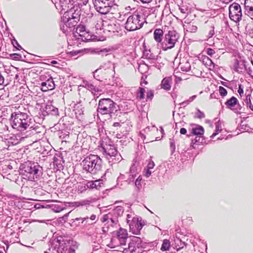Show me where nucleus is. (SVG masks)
<instances>
[{"mask_svg": "<svg viewBox=\"0 0 253 253\" xmlns=\"http://www.w3.org/2000/svg\"><path fill=\"white\" fill-rule=\"evenodd\" d=\"M229 17L230 19L236 22H239L241 20L242 14L240 5L237 3H233L229 6Z\"/></svg>", "mask_w": 253, "mask_h": 253, "instance_id": "11", "label": "nucleus"}, {"mask_svg": "<svg viewBox=\"0 0 253 253\" xmlns=\"http://www.w3.org/2000/svg\"><path fill=\"white\" fill-rule=\"evenodd\" d=\"M238 92L240 95H241V94H243V93H244L243 89L241 87V85H240L239 86V89H238Z\"/></svg>", "mask_w": 253, "mask_h": 253, "instance_id": "63", "label": "nucleus"}, {"mask_svg": "<svg viewBox=\"0 0 253 253\" xmlns=\"http://www.w3.org/2000/svg\"><path fill=\"white\" fill-rule=\"evenodd\" d=\"M245 65L243 63H240L238 60H236L234 64V70L239 73H242Z\"/></svg>", "mask_w": 253, "mask_h": 253, "instance_id": "30", "label": "nucleus"}, {"mask_svg": "<svg viewBox=\"0 0 253 253\" xmlns=\"http://www.w3.org/2000/svg\"><path fill=\"white\" fill-rule=\"evenodd\" d=\"M246 103L247 107H249L252 111H253V105L252 104L251 101V95L247 96Z\"/></svg>", "mask_w": 253, "mask_h": 253, "instance_id": "45", "label": "nucleus"}, {"mask_svg": "<svg viewBox=\"0 0 253 253\" xmlns=\"http://www.w3.org/2000/svg\"><path fill=\"white\" fill-rule=\"evenodd\" d=\"M63 20L66 21L69 26L71 24L72 26H75L78 21L79 20V14L75 12L72 6L70 7L69 10L64 13L63 16Z\"/></svg>", "mask_w": 253, "mask_h": 253, "instance_id": "12", "label": "nucleus"}, {"mask_svg": "<svg viewBox=\"0 0 253 253\" xmlns=\"http://www.w3.org/2000/svg\"><path fill=\"white\" fill-rule=\"evenodd\" d=\"M179 67L182 71L187 72L191 69V65L188 61L183 59L180 62Z\"/></svg>", "mask_w": 253, "mask_h": 253, "instance_id": "24", "label": "nucleus"}, {"mask_svg": "<svg viewBox=\"0 0 253 253\" xmlns=\"http://www.w3.org/2000/svg\"><path fill=\"white\" fill-rule=\"evenodd\" d=\"M86 32L85 27L84 25H80L76 28V32L77 34H78V37H80L79 38H80L82 36V35H84Z\"/></svg>", "mask_w": 253, "mask_h": 253, "instance_id": "33", "label": "nucleus"}, {"mask_svg": "<svg viewBox=\"0 0 253 253\" xmlns=\"http://www.w3.org/2000/svg\"><path fill=\"white\" fill-rule=\"evenodd\" d=\"M106 21H104L102 19H99L97 21L95 25V28L97 30H104V23Z\"/></svg>", "mask_w": 253, "mask_h": 253, "instance_id": "40", "label": "nucleus"}, {"mask_svg": "<svg viewBox=\"0 0 253 253\" xmlns=\"http://www.w3.org/2000/svg\"><path fill=\"white\" fill-rule=\"evenodd\" d=\"M77 39L78 40L81 39L82 42H87L91 40V37L88 32H86L84 35H82L80 38L78 37Z\"/></svg>", "mask_w": 253, "mask_h": 253, "instance_id": "36", "label": "nucleus"}, {"mask_svg": "<svg viewBox=\"0 0 253 253\" xmlns=\"http://www.w3.org/2000/svg\"><path fill=\"white\" fill-rule=\"evenodd\" d=\"M110 64L109 68L106 70V69H103L102 68L98 69L96 70L93 72V77L94 78L96 79L98 81H101L102 79H105L108 77V76H105L104 77H100L99 76V74H102V73H108L109 74L113 75L114 74V69L115 67L114 65H112L111 64Z\"/></svg>", "mask_w": 253, "mask_h": 253, "instance_id": "15", "label": "nucleus"}, {"mask_svg": "<svg viewBox=\"0 0 253 253\" xmlns=\"http://www.w3.org/2000/svg\"><path fill=\"white\" fill-rule=\"evenodd\" d=\"M194 117L198 119H202L205 118V116L203 112H201L199 109H197V112L195 113Z\"/></svg>", "mask_w": 253, "mask_h": 253, "instance_id": "44", "label": "nucleus"}, {"mask_svg": "<svg viewBox=\"0 0 253 253\" xmlns=\"http://www.w3.org/2000/svg\"><path fill=\"white\" fill-rule=\"evenodd\" d=\"M222 130V124L219 121L215 124V131L219 133Z\"/></svg>", "mask_w": 253, "mask_h": 253, "instance_id": "48", "label": "nucleus"}, {"mask_svg": "<svg viewBox=\"0 0 253 253\" xmlns=\"http://www.w3.org/2000/svg\"><path fill=\"white\" fill-rule=\"evenodd\" d=\"M128 237L126 229L120 227L118 230L113 233L111 240V248H115L121 245H125Z\"/></svg>", "mask_w": 253, "mask_h": 253, "instance_id": "8", "label": "nucleus"}, {"mask_svg": "<svg viewBox=\"0 0 253 253\" xmlns=\"http://www.w3.org/2000/svg\"><path fill=\"white\" fill-rule=\"evenodd\" d=\"M119 25H117L111 21H106L104 23V30L115 32L117 31Z\"/></svg>", "mask_w": 253, "mask_h": 253, "instance_id": "22", "label": "nucleus"}, {"mask_svg": "<svg viewBox=\"0 0 253 253\" xmlns=\"http://www.w3.org/2000/svg\"><path fill=\"white\" fill-rule=\"evenodd\" d=\"M164 35V32L163 30L161 29H156L154 32V38L155 41L157 42V45L158 47H161V43L163 42V36Z\"/></svg>", "mask_w": 253, "mask_h": 253, "instance_id": "20", "label": "nucleus"}, {"mask_svg": "<svg viewBox=\"0 0 253 253\" xmlns=\"http://www.w3.org/2000/svg\"><path fill=\"white\" fill-rule=\"evenodd\" d=\"M187 132V130L185 128H181L180 130V133L181 134H185Z\"/></svg>", "mask_w": 253, "mask_h": 253, "instance_id": "64", "label": "nucleus"}, {"mask_svg": "<svg viewBox=\"0 0 253 253\" xmlns=\"http://www.w3.org/2000/svg\"><path fill=\"white\" fill-rule=\"evenodd\" d=\"M175 248L177 251L183 249L185 246H186L187 244L185 242H182L181 240L178 238L176 240H175Z\"/></svg>", "mask_w": 253, "mask_h": 253, "instance_id": "28", "label": "nucleus"}, {"mask_svg": "<svg viewBox=\"0 0 253 253\" xmlns=\"http://www.w3.org/2000/svg\"><path fill=\"white\" fill-rule=\"evenodd\" d=\"M146 95L147 101L148 100H151L154 96V91L151 89L147 90Z\"/></svg>", "mask_w": 253, "mask_h": 253, "instance_id": "46", "label": "nucleus"}, {"mask_svg": "<svg viewBox=\"0 0 253 253\" xmlns=\"http://www.w3.org/2000/svg\"><path fill=\"white\" fill-rule=\"evenodd\" d=\"M205 59L206 60V64L209 66L210 69H211V67H214L213 63L211 59H210L209 57H207Z\"/></svg>", "mask_w": 253, "mask_h": 253, "instance_id": "51", "label": "nucleus"}, {"mask_svg": "<svg viewBox=\"0 0 253 253\" xmlns=\"http://www.w3.org/2000/svg\"><path fill=\"white\" fill-rule=\"evenodd\" d=\"M145 19L142 14L134 13L128 16L125 23V29L129 31H133L141 28Z\"/></svg>", "mask_w": 253, "mask_h": 253, "instance_id": "4", "label": "nucleus"}, {"mask_svg": "<svg viewBox=\"0 0 253 253\" xmlns=\"http://www.w3.org/2000/svg\"><path fill=\"white\" fill-rule=\"evenodd\" d=\"M152 173L150 169H147L146 173H145V176L146 177H149Z\"/></svg>", "mask_w": 253, "mask_h": 253, "instance_id": "59", "label": "nucleus"}, {"mask_svg": "<svg viewBox=\"0 0 253 253\" xmlns=\"http://www.w3.org/2000/svg\"><path fill=\"white\" fill-rule=\"evenodd\" d=\"M154 166H155L154 163L153 162H152V161H149L148 164V165H147V169H153L154 168Z\"/></svg>", "mask_w": 253, "mask_h": 253, "instance_id": "52", "label": "nucleus"}, {"mask_svg": "<svg viewBox=\"0 0 253 253\" xmlns=\"http://www.w3.org/2000/svg\"><path fill=\"white\" fill-rule=\"evenodd\" d=\"M117 105L110 98L99 100L97 109L98 113L101 115H111L117 111Z\"/></svg>", "mask_w": 253, "mask_h": 253, "instance_id": "5", "label": "nucleus"}, {"mask_svg": "<svg viewBox=\"0 0 253 253\" xmlns=\"http://www.w3.org/2000/svg\"><path fill=\"white\" fill-rule=\"evenodd\" d=\"M143 56L146 59L152 60H155L157 59L156 56L153 53H151L150 50L145 48H144L143 51Z\"/></svg>", "mask_w": 253, "mask_h": 253, "instance_id": "29", "label": "nucleus"}, {"mask_svg": "<svg viewBox=\"0 0 253 253\" xmlns=\"http://www.w3.org/2000/svg\"><path fill=\"white\" fill-rule=\"evenodd\" d=\"M95 9L102 14L109 12L115 5V0H92Z\"/></svg>", "mask_w": 253, "mask_h": 253, "instance_id": "9", "label": "nucleus"}, {"mask_svg": "<svg viewBox=\"0 0 253 253\" xmlns=\"http://www.w3.org/2000/svg\"><path fill=\"white\" fill-rule=\"evenodd\" d=\"M215 53L214 51L211 48H208L207 53L209 55H212Z\"/></svg>", "mask_w": 253, "mask_h": 253, "instance_id": "58", "label": "nucleus"}, {"mask_svg": "<svg viewBox=\"0 0 253 253\" xmlns=\"http://www.w3.org/2000/svg\"><path fill=\"white\" fill-rule=\"evenodd\" d=\"M179 38V34L176 31H169L165 35L160 48L164 51L171 49L174 46Z\"/></svg>", "mask_w": 253, "mask_h": 253, "instance_id": "7", "label": "nucleus"}, {"mask_svg": "<svg viewBox=\"0 0 253 253\" xmlns=\"http://www.w3.org/2000/svg\"><path fill=\"white\" fill-rule=\"evenodd\" d=\"M170 247V244L169 240L165 239L163 241L161 250L162 251H169V248Z\"/></svg>", "mask_w": 253, "mask_h": 253, "instance_id": "32", "label": "nucleus"}, {"mask_svg": "<svg viewBox=\"0 0 253 253\" xmlns=\"http://www.w3.org/2000/svg\"><path fill=\"white\" fill-rule=\"evenodd\" d=\"M83 170L91 174H96L102 169V160L99 156L90 155L82 161Z\"/></svg>", "mask_w": 253, "mask_h": 253, "instance_id": "3", "label": "nucleus"}, {"mask_svg": "<svg viewBox=\"0 0 253 253\" xmlns=\"http://www.w3.org/2000/svg\"><path fill=\"white\" fill-rule=\"evenodd\" d=\"M55 88V84L52 78H50L45 82L41 83V90L45 92L48 90H52Z\"/></svg>", "mask_w": 253, "mask_h": 253, "instance_id": "17", "label": "nucleus"}, {"mask_svg": "<svg viewBox=\"0 0 253 253\" xmlns=\"http://www.w3.org/2000/svg\"><path fill=\"white\" fill-rule=\"evenodd\" d=\"M142 180V177L139 175L136 179L135 181V185L138 188V189H140L142 187V185L141 184V181Z\"/></svg>", "mask_w": 253, "mask_h": 253, "instance_id": "47", "label": "nucleus"}, {"mask_svg": "<svg viewBox=\"0 0 253 253\" xmlns=\"http://www.w3.org/2000/svg\"><path fill=\"white\" fill-rule=\"evenodd\" d=\"M21 173L23 178L29 181L38 180L42 174V168L37 163L27 162L22 166Z\"/></svg>", "mask_w": 253, "mask_h": 253, "instance_id": "2", "label": "nucleus"}, {"mask_svg": "<svg viewBox=\"0 0 253 253\" xmlns=\"http://www.w3.org/2000/svg\"><path fill=\"white\" fill-rule=\"evenodd\" d=\"M51 112H52V115H58V109L56 108H55L54 107H52V109L51 110Z\"/></svg>", "mask_w": 253, "mask_h": 253, "instance_id": "53", "label": "nucleus"}, {"mask_svg": "<svg viewBox=\"0 0 253 253\" xmlns=\"http://www.w3.org/2000/svg\"><path fill=\"white\" fill-rule=\"evenodd\" d=\"M169 144L171 153L173 154L175 150V141L173 138L169 139Z\"/></svg>", "mask_w": 253, "mask_h": 253, "instance_id": "42", "label": "nucleus"}, {"mask_svg": "<svg viewBox=\"0 0 253 253\" xmlns=\"http://www.w3.org/2000/svg\"><path fill=\"white\" fill-rule=\"evenodd\" d=\"M143 226L141 219L139 220L138 217H134L129 224L130 230L133 234L137 235L140 233Z\"/></svg>", "mask_w": 253, "mask_h": 253, "instance_id": "14", "label": "nucleus"}, {"mask_svg": "<svg viewBox=\"0 0 253 253\" xmlns=\"http://www.w3.org/2000/svg\"><path fill=\"white\" fill-rule=\"evenodd\" d=\"M124 212V209L122 207H117L111 211L107 214H104L101 219L102 222H107L109 223L110 222L112 225H116L118 222V217L122 215Z\"/></svg>", "mask_w": 253, "mask_h": 253, "instance_id": "10", "label": "nucleus"}, {"mask_svg": "<svg viewBox=\"0 0 253 253\" xmlns=\"http://www.w3.org/2000/svg\"><path fill=\"white\" fill-rule=\"evenodd\" d=\"M11 126L15 129L22 131L26 129V135H34L37 133L36 127H34L32 119L26 113L15 112L11 115Z\"/></svg>", "mask_w": 253, "mask_h": 253, "instance_id": "1", "label": "nucleus"}, {"mask_svg": "<svg viewBox=\"0 0 253 253\" xmlns=\"http://www.w3.org/2000/svg\"><path fill=\"white\" fill-rule=\"evenodd\" d=\"M74 111L77 116H81L84 114L83 108H79V106L76 105L74 107Z\"/></svg>", "mask_w": 253, "mask_h": 253, "instance_id": "41", "label": "nucleus"}, {"mask_svg": "<svg viewBox=\"0 0 253 253\" xmlns=\"http://www.w3.org/2000/svg\"><path fill=\"white\" fill-rule=\"evenodd\" d=\"M81 86L89 90L94 95H97L98 94L96 93L101 92V90L98 87L94 85L87 81H84L83 84Z\"/></svg>", "mask_w": 253, "mask_h": 253, "instance_id": "18", "label": "nucleus"}, {"mask_svg": "<svg viewBox=\"0 0 253 253\" xmlns=\"http://www.w3.org/2000/svg\"><path fill=\"white\" fill-rule=\"evenodd\" d=\"M244 6L245 14L253 19V0H245Z\"/></svg>", "mask_w": 253, "mask_h": 253, "instance_id": "19", "label": "nucleus"}, {"mask_svg": "<svg viewBox=\"0 0 253 253\" xmlns=\"http://www.w3.org/2000/svg\"><path fill=\"white\" fill-rule=\"evenodd\" d=\"M102 149L103 155L109 162L116 163L122 159L121 154L113 145L105 144L102 147Z\"/></svg>", "mask_w": 253, "mask_h": 253, "instance_id": "6", "label": "nucleus"}, {"mask_svg": "<svg viewBox=\"0 0 253 253\" xmlns=\"http://www.w3.org/2000/svg\"><path fill=\"white\" fill-rule=\"evenodd\" d=\"M196 95H193L192 96L190 97L188 100H187V102L189 104L196 98Z\"/></svg>", "mask_w": 253, "mask_h": 253, "instance_id": "56", "label": "nucleus"}, {"mask_svg": "<svg viewBox=\"0 0 253 253\" xmlns=\"http://www.w3.org/2000/svg\"><path fill=\"white\" fill-rule=\"evenodd\" d=\"M6 169L8 170V172H16V171L12 170V167L11 165H8L6 166Z\"/></svg>", "mask_w": 253, "mask_h": 253, "instance_id": "61", "label": "nucleus"}, {"mask_svg": "<svg viewBox=\"0 0 253 253\" xmlns=\"http://www.w3.org/2000/svg\"><path fill=\"white\" fill-rule=\"evenodd\" d=\"M62 162V158H58L55 157H54L53 162V165L56 166L58 169H61L63 167Z\"/></svg>", "mask_w": 253, "mask_h": 253, "instance_id": "35", "label": "nucleus"}, {"mask_svg": "<svg viewBox=\"0 0 253 253\" xmlns=\"http://www.w3.org/2000/svg\"><path fill=\"white\" fill-rule=\"evenodd\" d=\"M55 6L62 8V10H66L73 5V2L71 0H51Z\"/></svg>", "mask_w": 253, "mask_h": 253, "instance_id": "16", "label": "nucleus"}, {"mask_svg": "<svg viewBox=\"0 0 253 253\" xmlns=\"http://www.w3.org/2000/svg\"><path fill=\"white\" fill-rule=\"evenodd\" d=\"M214 34V31L213 28H212V29L209 31L208 37L209 38H210L212 37Z\"/></svg>", "mask_w": 253, "mask_h": 253, "instance_id": "55", "label": "nucleus"}, {"mask_svg": "<svg viewBox=\"0 0 253 253\" xmlns=\"http://www.w3.org/2000/svg\"><path fill=\"white\" fill-rule=\"evenodd\" d=\"M238 102L237 99L233 96L230 99H228L225 103V104L227 106L228 108L232 109L237 104Z\"/></svg>", "mask_w": 253, "mask_h": 253, "instance_id": "26", "label": "nucleus"}, {"mask_svg": "<svg viewBox=\"0 0 253 253\" xmlns=\"http://www.w3.org/2000/svg\"><path fill=\"white\" fill-rule=\"evenodd\" d=\"M86 186H83V185H82V186H80V187H79V190L81 192H83V191L85 190L86 189Z\"/></svg>", "mask_w": 253, "mask_h": 253, "instance_id": "62", "label": "nucleus"}, {"mask_svg": "<svg viewBox=\"0 0 253 253\" xmlns=\"http://www.w3.org/2000/svg\"><path fill=\"white\" fill-rule=\"evenodd\" d=\"M73 27V26H71V24H70L69 27V24L66 21H65V23L60 25V29L64 33L66 34L68 32V30Z\"/></svg>", "mask_w": 253, "mask_h": 253, "instance_id": "37", "label": "nucleus"}, {"mask_svg": "<svg viewBox=\"0 0 253 253\" xmlns=\"http://www.w3.org/2000/svg\"><path fill=\"white\" fill-rule=\"evenodd\" d=\"M219 92L220 94V95L222 96H225L227 95V92L225 88H224L222 86H219Z\"/></svg>", "mask_w": 253, "mask_h": 253, "instance_id": "50", "label": "nucleus"}, {"mask_svg": "<svg viewBox=\"0 0 253 253\" xmlns=\"http://www.w3.org/2000/svg\"><path fill=\"white\" fill-rule=\"evenodd\" d=\"M141 244L142 240L140 238L132 237L128 246V250L130 253H141L142 252Z\"/></svg>", "mask_w": 253, "mask_h": 253, "instance_id": "13", "label": "nucleus"}, {"mask_svg": "<svg viewBox=\"0 0 253 253\" xmlns=\"http://www.w3.org/2000/svg\"><path fill=\"white\" fill-rule=\"evenodd\" d=\"M103 179H99L93 181H89L87 182L86 186L87 188L93 189L96 188L98 189L101 187V184H103Z\"/></svg>", "mask_w": 253, "mask_h": 253, "instance_id": "23", "label": "nucleus"}, {"mask_svg": "<svg viewBox=\"0 0 253 253\" xmlns=\"http://www.w3.org/2000/svg\"><path fill=\"white\" fill-rule=\"evenodd\" d=\"M14 172H7V171H3L2 173L3 174V177H5L8 179H9L11 181H16L17 180V174H13Z\"/></svg>", "mask_w": 253, "mask_h": 253, "instance_id": "25", "label": "nucleus"}, {"mask_svg": "<svg viewBox=\"0 0 253 253\" xmlns=\"http://www.w3.org/2000/svg\"><path fill=\"white\" fill-rule=\"evenodd\" d=\"M88 216H86L85 217H80V218H76V220L78 221V220H82V223H83V222L84 221H85L86 219H88Z\"/></svg>", "mask_w": 253, "mask_h": 253, "instance_id": "60", "label": "nucleus"}, {"mask_svg": "<svg viewBox=\"0 0 253 253\" xmlns=\"http://www.w3.org/2000/svg\"><path fill=\"white\" fill-rule=\"evenodd\" d=\"M135 167L134 166H132L130 168V175L128 179V183H130V182H133L135 177L136 176V175L135 173Z\"/></svg>", "mask_w": 253, "mask_h": 253, "instance_id": "31", "label": "nucleus"}, {"mask_svg": "<svg viewBox=\"0 0 253 253\" xmlns=\"http://www.w3.org/2000/svg\"><path fill=\"white\" fill-rule=\"evenodd\" d=\"M91 203V200L86 199V200H81L79 202H76L75 203L74 205L76 207L84 206L89 205Z\"/></svg>", "mask_w": 253, "mask_h": 253, "instance_id": "34", "label": "nucleus"}, {"mask_svg": "<svg viewBox=\"0 0 253 253\" xmlns=\"http://www.w3.org/2000/svg\"><path fill=\"white\" fill-rule=\"evenodd\" d=\"M172 78L171 77H166L163 79L161 84V87L167 91H169L171 88L172 84Z\"/></svg>", "mask_w": 253, "mask_h": 253, "instance_id": "21", "label": "nucleus"}, {"mask_svg": "<svg viewBox=\"0 0 253 253\" xmlns=\"http://www.w3.org/2000/svg\"><path fill=\"white\" fill-rule=\"evenodd\" d=\"M69 244H71V246L69 249V253H75V250L78 248L77 243L73 241H69Z\"/></svg>", "mask_w": 253, "mask_h": 253, "instance_id": "38", "label": "nucleus"}, {"mask_svg": "<svg viewBox=\"0 0 253 253\" xmlns=\"http://www.w3.org/2000/svg\"><path fill=\"white\" fill-rule=\"evenodd\" d=\"M181 13L184 14V16L186 17L189 12V9L186 6H181L179 7Z\"/></svg>", "mask_w": 253, "mask_h": 253, "instance_id": "43", "label": "nucleus"}, {"mask_svg": "<svg viewBox=\"0 0 253 253\" xmlns=\"http://www.w3.org/2000/svg\"><path fill=\"white\" fill-rule=\"evenodd\" d=\"M192 132L194 135H198L200 137L203 135L204 129L202 126H198L197 127L192 128Z\"/></svg>", "mask_w": 253, "mask_h": 253, "instance_id": "27", "label": "nucleus"}, {"mask_svg": "<svg viewBox=\"0 0 253 253\" xmlns=\"http://www.w3.org/2000/svg\"><path fill=\"white\" fill-rule=\"evenodd\" d=\"M188 31L191 33H195L197 30V27L196 25L189 24L188 26Z\"/></svg>", "mask_w": 253, "mask_h": 253, "instance_id": "49", "label": "nucleus"}, {"mask_svg": "<svg viewBox=\"0 0 253 253\" xmlns=\"http://www.w3.org/2000/svg\"><path fill=\"white\" fill-rule=\"evenodd\" d=\"M200 136H199V137H196V138H195L194 139H193V140H192L191 144H192V145L195 144L197 142L199 141H200Z\"/></svg>", "mask_w": 253, "mask_h": 253, "instance_id": "57", "label": "nucleus"}, {"mask_svg": "<svg viewBox=\"0 0 253 253\" xmlns=\"http://www.w3.org/2000/svg\"><path fill=\"white\" fill-rule=\"evenodd\" d=\"M146 92L145 88L143 87H139V91L137 93V98L139 100H142L144 98V93Z\"/></svg>", "mask_w": 253, "mask_h": 253, "instance_id": "39", "label": "nucleus"}, {"mask_svg": "<svg viewBox=\"0 0 253 253\" xmlns=\"http://www.w3.org/2000/svg\"><path fill=\"white\" fill-rule=\"evenodd\" d=\"M16 136H13L10 138L11 140H13V141H11V143L12 144H16L19 142V141L18 139H16V140H15V139L14 138H16Z\"/></svg>", "mask_w": 253, "mask_h": 253, "instance_id": "54", "label": "nucleus"}]
</instances>
